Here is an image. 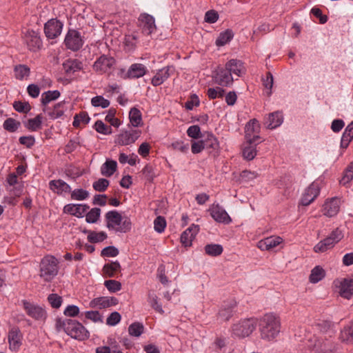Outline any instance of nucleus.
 <instances>
[{"label": "nucleus", "instance_id": "nucleus-1", "mask_svg": "<svg viewBox=\"0 0 353 353\" xmlns=\"http://www.w3.org/2000/svg\"><path fill=\"white\" fill-rule=\"evenodd\" d=\"M55 325L57 330H63L74 339L83 341L89 337V332L86 328L76 320L58 318L56 319Z\"/></svg>", "mask_w": 353, "mask_h": 353}, {"label": "nucleus", "instance_id": "nucleus-2", "mask_svg": "<svg viewBox=\"0 0 353 353\" xmlns=\"http://www.w3.org/2000/svg\"><path fill=\"white\" fill-rule=\"evenodd\" d=\"M105 221L108 229L115 232L127 233L132 229L130 218H123L117 210L108 211L105 214Z\"/></svg>", "mask_w": 353, "mask_h": 353}, {"label": "nucleus", "instance_id": "nucleus-3", "mask_svg": "<svg viewBox=\"0 0 353 353\" xmlns=\"http://www.w3.org/2000/svg\"><path fill=\"white\" fill-rule=\"evenodd\" d=\"M259 325L261 338L263 339H274L280 332V321L271 313L266 314L261 318Z\"/></svg>", "mask_w": 353, "mask_h": 353}, {"label": "nucleus", "instance_id": "nucleus-4", "mask_svg": "<svg viewBox=\"0 0 353 353\" xmlns=\"http://www.w3.org/2000/svg\"><path fill=\"white\" fill-rule=\"evenodd\" d=\"M257 321V319L255 318L245 319L240 321L232 325V334L239 338L248 336L256 329Z\"/></svg>", "mask_w": 353, "mask_h": 353}, {"label": "nucleus", "instance_id": "nucleus-5", "mask_svg": "<svg viewBox=\"0 0 353 353\" xmlns=\"http://www.w3.org/2000/svg\"><path fill=\"white\" fill-rule=\"evenodd\" d=\"M343 237L342 232L339 228H336L327 238L319 241L314 246V250L316 252H324L332 248Z\"/></svg>", "mask_w": 353, "mask_h": 353}, {"label": "nucleus", "instance_id": "nucleus-6", "mask_svg": "<svg viewBox=\"0 0 353 353\" xmlns=\"http://www.w3.org/2000/svg\"><path fill=\"white\" fill-rule=\"evenodd\" d=\"M333 284L341 297L350 299L353 296V278L336 279L334 281Z\"/></svg>", "mask_w": 353, "mask_h": 353}, {"label": "nucleus", "instance_id": "nucleus-7", "mask_svg": "<svg viewBox=\"0 0 353 353\" xmlns=\"http://www.w3.org/2000/svg\"><path fill=\"white\" fill-rule=\"evenodd\" d=\"M64 43L68 49L77 51L83 46V41L81 34L77 30H69L65 36Z\"/></svg>", "mask_w": 353, "mask_h": 353}, {"label": "nucleus", "instance_id": "nucleus-8", "mask_svg": "<svg viewBox=\"0 0 353 353\" xmlns=\"http://www.w3.org/2000/svg\"><path fill=\"white\" fill-rule=\"evenodd\" d=\"M21 302L26 314L31 318L35 320H41L46 318V312L41 306L25 299L22 300Z\"/></svg>", "mask_w": 353, "mask_h": 353}, {"label": "nucleus", "instance_id": "nucleus-9", "mask_svg": "<svg viewBox=\"0 0 353 353\" xmlns=\"http://www.w3.org/2000/svg\"><path fill=\"white\" fill-rule=\"evenodd\" d=\"M138 20L143 34L150 35L156 30L155 20L152 15L142 13L140 14Z\"/></svg>", "mask_w": 353, "mask_h": 353}, {"label": "nucleus", "instance_id": "nucleus-10", "mask_svg": "<svg viewBox=\"0 0 353 353\" xmlns=\"http://www.w3.org/2000/svg\"><path fill=\"white\" fill-rule=\"evenodd\" d=\"M9 348L12 352H17L22 345L23 335L18 327H12L8 332Z\"/></svg>", "mask_w": 353, "mask_h": 353}, {"label": "nucleus", "instance_id": "nucleus-11", "mask_svg": "<svg viewBox=\"0 0 353 353\" xmlns=\"http://www.w3.org/2000/svg\"><path fill=\"white\" fill-rule=\"evenodd\" d=\"M212 217L219 223L229 224L232 219L227 212L219 204H213L209 209Z\"/></svg>", "mask_w": 353, "mask_h": 353}, {"label": "nucleus", "instance_id": "nucleus-12", "mask_svg": "<svg viewBox=\"0 0 353 353\" xmlns=\"http://www.w3.org/2000/svg\"><path fill=\"white\" fill-rule=\"evenodd\" d=\"M63 23L55 19L49 20L44 26V32L48 39H54L61 34Z\"/></svg>", "mask_w": 353, "mask_h": 353}, {"label": "nucleus", "instance_id": "nucleus-13", "mask_svg": "<svg viewBox=\"0 0 353 353\" xmlns=\"http://www.w3.org/2000/svg\"><path fill=\"white\" fill-rule=\"evenodd\" d=\"M283 242L281 237L271 236L260 240L257 243V248L262 251H274L275 248Z\"/></svg>", "mask_w": 353, "mask_h": 353}, {"label": "nucleus", "instance_id": "nucleus-14", "mask_svg": "<svg viewBox=\"0 0 353 353\" xmlns=\"http://www.w3.org/2000/svg\"><path fill=\"white\" fill-rule=\"evenodd\" d=\"M341 201L334 197L325 202L323 205V214L328 217L336 216L340 210Z\"/></svg>", "mask_w": 353, "mask_h": 353}, {"label": "nucleus", "instance_id": "nucleus-15", "mask_svg": "<svg viewBox=\"0 0 353 353\" xmlns=\"http://www.w3.org/2000/svg\"><path fill=\"white\" fill-rule=\"evenodd\" d=\"M141 132L137 130H132L130 131H125L121 133L116 143L121 145H128L133 143L139 137Z\"/></svg>", "mask_w": 353, "mask_h": 353}, {"label": "nucleus", "instance_id": "nucleus-16", "mask_svg": "<svg viewBox=\"0 0 353 353\" xmlns=\"http://www.w3.org/2000/svg\"><path fill=\"white\" fill-rule=\"evenodd\" d=\"M26 43L32 51H36L42 46V42L38 33L33 30H28L24 36Z\"/></svg>", "mask_w": 353, "mask_h": 353}, {"label": "nucleus", "instance_id": "nucleus-17", "mask_svg": "<svg viewBox=\"0 0 353 353\" xmlns=\"http://www.w3.org/2000/svg\"><path fill=\"white\" fill-rule=\"evenodd\" d=\"M174 72V68L172 65L167 66L159 70L152 79V84L158 86L167 80Z\"/></svg>", "mask_w": 353, "mask_h": 353}, {"label": "nucleus", "instance_id": "nucleus-18", "mask_svg": "<svg viewBox=\"0 0 353 353\" xmlns=\"http://www.w3.org/2000/svg\"><path fill=\"white\" fill-rule=\"evenodd\" d=\"M114 59L111 57L101 56L94 63V70L101 74L109 72L114 63Z\"/></svg>", "mask_w": 353, "mask_h": 353}, {"label": "nucleus", "instance_id": "nucleus-19", "mask_svg": "<svg viewBox=\"0 0 353 353\" xmlns=\"http://www.w3.org/2000/svg\"><path fill=\"white\" fill-rule=\"evenodd\" d=\"M319 188L317 184L312 183L305 190L301 198L303 205H310L319 195Z\"/></svg>", "mask_w": 353, "mask_h": 353}, {"label": "nucleus", "instance_id": "nucleus-20", "mask_svg": "<svg viewBox=\"0 0 353 353\" xmlns=\"http://www.w3.org/2000/svg\"><path fill=\"white\" fill-rule=\"evenodd\" d=\"M214 79L215 81L222 86L230 85L234 81L232 76L226 68V65L225 68H220L217 70Z\"/></svg>", "mask_w": 353, "mask_h": 353}, {"label": "nucleus", "instance_id": "nucleus-21", "mask_svg": "<svg viewBox=\"0 0 353 353\" xmlns=\"http://www.w3.org/2000/svg\"><path fill=\"white\" fill-rule=\"evenodd\" d=\"M88 209L89 206L85 204L70 203L65 205L63 211L65 213L70 214L79 218H82Z\"/></svg>", "mask_w": 353, "mask_h": 353}, {"label": "nucleus", "instance_id": "nucleus-22", "mask_svg": "<svg viewBox=\"0 0 353 353\" xmlns=\"http://www.w3.org/2000/svg\"><path fill=\"white\" fill-rule=\"evenodd\" d=\"M199 225H192L181 235V242L185 247H189L192 245V241L199 232Z\"/></svg>", "mask_w": 353, "mask_h": 353}, {"label": "nucleus", "instance_id": "nucleus-23", "mask_svg": "<svg viewBox=\"0 0 353 353\" xmlns=\"http://www.w3.org/2000/svg\"><path fill=\"white\" fill-rule=\"evenodd\" d=\"M226 68L229 70L232 76V74L239 77L245 73V68L243 63L237 59H231L226 63Z\"/></svg>", "mask_w": 353, "mask_h": 353}, {"label": "nucleus", "instance_id": "nucleus-24", "mask_svg": "<svg viewBox=\"0 0 353 353\" xmlns=\"http://www.w3.org/2000/svg\"><path fill=\"white\" fill-rule=\"evenodd\" d=\"M49 188L52 191L59 194H61L63 192L68 193L71 192L70 186L61 179L50 181L49 182Z\"/></svg>", "mask_w": 353, "mask_h": 353}, {"label": "nucleus", "instance_id": "nucleus-25", "mask_svg": "<svg viewBox=\"0 0 353 353\" xmlns=\"http://www.w3.org/2000/svg\"><path fill=\"white\" fill-rule=\"evenodd\" d=\"M57 266H40L39 276L46 282L51 281L58 274Z\"/></svg>", "mask_w": 353, "mask_h": 353}, {"label": "nucleus", "instance_id": "nucleus-26", "mask_svg": "<svg viewBox=\"0 0 353 353\" xmlns=\"http://www.w3.org/2000/svg\"><path fill=\"white\" fill-rule=\"evenodd\" d=\"M283 121V117L281 112L276 111L269 114L265 124L269 129H274L280 126Z\"/></svg>", "mask_w": 353, "mask_h": 353}, {"label": "nucleus", "instance_id": "nucleus-27", "mask_svg": "<svg viewBox=\"0 0 353 353\" xmlns=\"http://www.w3.org/2000/svg\"><path fill=\"white\" fill-rule=\"evenodd\" d=\"M259 130L260 125L256 119H252L249 121L245 128V138L246 141H251L250 139H253V134H259Z\"/></svg>", "mask_w": 353, "mask_h": 353}, {"label": "nucleus", "instance_id": "nucleus-28", "mask_svg": "<svg viewBox=\"0 0 353 353\" xmlns=\"http://www.w3.org/2000/svg\"><path fill=\"white\" fill-rule=\"evenodd\" d=\"M43 111L47 112L51 119H56L61 117L64 112V103H57L53 108L45 107Z\"/></svg>", "mask_w": 353, "mask_h": 353}, {"label": "nucleus", "instance_id": "nucleus-29", "mask_svg": "<svg viewBox=\"0 0 353 353\" xmlns=\"http://www.w3.org/2000/svg\"><path fill=\"white\" fill-rule=\"evenodd\" d=\"M63 68L68 74H72L81 70L82 63L77 59H68L63 63Z\"/></svg>", "mask_w": 353, "mask_h": 353}, {"label": "nucleus", "instance_id": "nucleus-30", "mask_svg": "<svg viewBox=\"0 0 353 353\" xmlns=\"http://www.w3.org/2000/svg\"><path fill=\"white\" fill-rule=\"evenodd\" d=\"M146 72V68L141 63L132 64L128 71V77L129 78H140L143 77Z\"/></svg>", "mask_w": 353, "mask_h": 353}, {"label": "nucleus", "instance_id": "nucleus-31", "mask_svg": "<svg viewBox=\"0 0 353 353\" xmlns=\"http://www.w3.org/2000/svg\"><path fill=\"white\" fill-rule=\"evenodd\" d=\"M147 300L151 307L154 309L157 312L160 313L161 314H164V310L162 307V305L161 303H159V299L154 292H148Z\"/></svg>", "mask_w": 353, "mask_h": 353}, {"label": "nucleus", "instance_id": "nucleus-32", "mask_svg": "<svg viewBox=\"0 0 353 353\" xmlns=\"http://www.w3.org/2000/svg\"><path fill=\"white\" fill-rule=\"evenodd\" d=\"M204 148L211 150L210 152L217 151L219 148V143L217 139L211 133H208L205 139H203Z\"/></svg>", "mask_w": 353, "mask_h": 353}, {"label": "nucleus", "instance_id": "nucleus-33", "mask_svg": "<svg viewBox=\"0 0 353 353\" xmlns=\"http://www.w3.org/2000/svg\"><path fill=\"white\" fill-rule=\"evenodd\" d=\"M43 117L38 114L33 119H30L27 122L24 123V126L30 131H37L42 127Z\"/></svg>", "mask_w": 353, "mask_h": 353}, {"label": "nucleus", "instance_id": "nucleus-34", "mask_svg": "<svg viewBox=\"0 0 353 353\" xmlns=\"http://www.w3.org/2000/svg\"><path fill=\"white\" fill-rule=\"evenodd\" d=\"M236 304L225 305L219 312V318L221 321H227L234 314Z\"/></svg>", "mask_w": 353, "mask_h": 353}, {"label": "nucleus", "instance_id": "nucleus-35", "mask_svg": "<svg viewBox=\"0 0 353 353\" xmlns=\"http://www.w3.org/2000/svg\"><path fill=\"white\" fill-rule=\"evenodd\" d=\"M340 339L346 343H353V322L344 327L341 331Z\"/></svg>", "mask_w": 353, "mask_h": 353}, {"label": "nucleus", "instance_id": "nucleus-36", "mask_svg": "<svg viewBox=\"0 0 353 353\" xmlns=\"http://www.w3.org/2000/svg\"><path fill=\"white\" fill-rule=\"evenodd\" d=\"M117 168V163L115 161L108 160L101 168V173L105 176H111Z\"/></svg>", "mask_w": 353, "mask_h": 353}, {"label": "nucleus", "instance_id": "nucleus-37", "mask_svg": "<svg viewBox=\"0 0 353 353\" xmlns=\"http://www.w3.org/2000/svg\"><path fill=\"white\" fill-rule=\"evenodd\" d=\"M325 276V272L321 266H315L311 271L310 281L312 283H316Z\"/></svg>", "mask_w": 353, "mask_h": 353}, {"label": "nucleus", "instance_id": "nucleus-38", "mask_svg": "<svg viewBox=\"0 0 353 353\" xmlns=\"http://www.w3.org/2000/svg\"><path fill=\"white\" fill-rule=\"evenodd\" d=\"M60 97V92L58 90H49L45 92L41 95V101L42 105H46L52 101H54Z\"/></svg>", "mask_w": 353, "mask_h": 353}, {"label": "nucleus", "instance_id": "nucleus-39", "mask_svg": "<svg viewBox=\"0 0 353 353\" xmlns=\"http://www.w3.org/2000/svg\"><path fill=\"white\" fill-rule=\"evenodd\" d=\"M84 232H88V240L90 243H99L102 242L105 239H107L108 236L105 232H94V231H86Z\"/></svg>", "mask_w": 353, "mask_h": 353}, {"label": "nucleus", "instance_id": "nucleus-40", "mask_svg": "<svg viewBox=\"0 0 353 353\" xmlns=\"http://www.w3.org/2000/svg\"><path fill=\"white\" fill-rule=\"evenodd\" d=\"M144 332V326L142 323L134 322L128 327V333L134 337L140 336Z\"/></svg>", "mask_w": 353, "mask_h": 353}, {"label": "nucleus", "instance_id": "nucleus-41", "mask_svg": "<svg viewBox=\"0 0 353 353\" xmlns=\"http://www.w3.org/2000/svg\"><path fill=\"white\" fill-rule=\"evenodd\" d=\"M233 32L230 30L221 32L216 40V45L217 46H223L228 43L233 38Z\"/></svg>", "mask_w": 353, "mask_h": 353}, {"label": "nucleus", "instance_id": "nucleus-42", "mask_svg": "<svg viewBox=\"0 0 353 353\" xmlns=\"http://www.w3.org/2000/svg\"><path fill=\"white\" fill-rule=\"evenodd\" d=\"M129 119L131 124L134 127L139 126L142 121L141 113L140 110L136 108H131L129 112Z\"/></svg>", "mask_w": 353, "mask_h": 353}, {"label": "nucleus", "instance_id": "nucleus-43", "mask_svg": "<svg viewBox=\"0 0 353 353\" xmlns=\"http://www.w3.org/2000/svg\"><path fill=\"white\" fill-rule=\"evenodd\" d=\"M30 68L26 65H18L14 68L15 77L18 79H23L30 75Z\"/></svg>", "mask_w": 353, "mask_h": 353}, {"label": "nucleus", "instance_id": "nucleus-44", "mask_svg": "<svg viewBox=\"0 0 353 353\" xmlns=\"http://www.w3.org/2000/svg\"><path fill=\"white\" fill-rule=\"evenodd\" d=\"M3 126L6 130L14 132L21 126V123L12 118H8L3 122Z\"/></svg>", "mask_w": 353, "mask_h": 353}, {"label": "nucleus", "instance_id": "nucleus-45", "mask_svg": "<svg viewBox=\"0 0 353 353\" xmlns=\"http://www.w3.org/2000/svg\"><path fill=\"white\" fill-rule=\"evenodd\" d=\"M108 296H101L98 298H95L92 299L90 303V305L91 307L93 308H99V309H103L108 307Z\"/></svg>", "mask_w": 353, "mask_h": 353}, {"label": "nucleus", "instance_id": "nucleus-46", "mask_svg": "<svg viewBox=\"0 0 353 353\" xmlns=\"http://www.w3.org/2000/svg\"><path fill=\"white\" fill-rule=\"evenodd\" d=\"M171 276V274H169V270H166L165 266H159L157 270V277L163 285H168L169 283L168 277Z\"/></svg>", "mask_w": 353, "mask_h": 353}, {"label": "nucleus", "instance_id": "nucleus-47", "mask_svg": "<svg viewBox=\"0 0 353 353\" xmlns=\"http://www.w3.org/2000/svg\"><path fill=\"white\" fill-rule=\"evenodd\" d=\"M101 215V209L94 208L91 209L85 215V221L88 223H94L97 222Z\"/></svg>", "mask_w": 353, "mask_h": 353}, {"label": "nucleus", "instance_id": "nucleus-48", "mask_svg": "<svg viewBox=\"0 0 353 353\" xmlns=\"http://www.w3.org/2000/svg\"><path fill=\"white\" fill-rule=\"evenodd\" d=\"M242 154L243 158L248 161L254 159L256 155V145L248 144L243 149Z\"/></svg>", "mask_w": 353, "mask_h": 353}, {"label": "nucleus", "instance_id": "nucleus-49", "mask_svg": "<svg viewBox=\"0 0 353 353\" xmlns=\"http://www.w3.org/2000/svg\"><path fill=\"white\" fill-rule=\"evenodd\" d=\"M70 192L72 200L83 201L88 199L90 195L88 191L82 188L75 189L73 191L71 190Z\"/></svg>", "mask_w": 353, "mask_h": 353}, {"label": "nucleus", "instance_id": "nucleus-50", "mask_svg": "<svg viewBox=\"0 0 353 353\" xmlns=\"http://www.w3.org/2000/svg\"><path fill=\"white\" fill-rule=\"evenodd\" d=\"M353 179V161H352L346 168L344 174L340 181L343 185H346Z\"/></svg>", "mask_w": 353, "mask_h": 353}, {"label": "nucleus", "instance_id": "nucleus-51", "mask_svg": "<svg viewBox=\"0 0 353 353\" xmlns=\"http://www.w3.org/2000/svg\"><path fill=\"white\" fill-rule=\"evenodd\" d=\"M121 266H103L102 274L105 277H114L121 271Z\"/></svg>", "mask_w": 353, "mask_h": 353}, {"label": "nucleus", "instance_id": "nucleus-52", "mask_svg": "<svg viewBox=\"0 0 353 353\" xmlns=\"http://www.w3.org/2000/svg\"><path fill=\"white\" fill-rule=\"evenodd\" d=\"M205 251L208 255L216 256L222 253L223 248L221 245L210 244L205 245Z\"/></svg>", "mask_w": 353, "mask_h": 353}, {"label": "nucleus", "instance_id": "nucleus-53", "mask_svg": "<svg viewBox=\"0 0 353 353\" xmlns=\"http://www.w3.org/2000/svg\"><path fill=\"white\" fill-rule=\"evenodd\" d=\"M91 104L94 107H101L102 108H108L110 103L108 99H105L103 96H96L92 98Z\"/></svg>", "mask_w": 353, "mask_h": 353}, {"label": "nucleus", "instance_id": "nucleus-54", "mask_svg": "<svg viewBox=\"0 0 353 353\" xmlns=\"http://www.w3.org/2000/svg\"><path fill=\"white\" fill-rule=\"evenodd\" d=\"M104 285L110 292H117L121 289V283L116 280H106Z\"/></svg>", "mask_w": 353, "mask_h": 353}, {"label": "nucleus", "instance_id": "nucleus-55", "mask_svg": "<svg viewBox=\"0 0 353 353\" xmlns=\"http://www.w3.org/2000/svg\"><path fill=\"white\" fill-rule=\"evenodd\" d=\"M110 182L108 180L101 178L94 181L92 184V187L94 190L98 192H104L108 187Z\"/></svg>", "mask_w": 353, "mask_h": 353}, {"label": "nucleus", "instance_id": "nucleus-56", "mask_svg": "<svg viewBox=\"0 0 353 353\" xmlns=\"http://www.w3.org/2000/svg\"><path fill=\"white\" fill-rule=\"evenodd\" d=\"M166 226V221L164 217L157 216L154 221V228L156 232L161 233L164 231Z\"/></svg>", "mask_w": 353, "mask_h": 353}, {"label": "nucleus", "instance_id": "nucleus-57", "mask_svg": "<svg viewBox=\"0 0 353 353\" xmlns=\"http://www.w3.org/2000/svg\"><path fill=\"white\" fill-rule=\"evenodd\" d=\"M95 130L97 132L103 134H110L112 133V128L105 125V123L100 120L95 122Z\"/></svg>", "mask_w": 353, "mask_h": 353}, {"label": "nucleus", "instance_id": "nucleus-58", "mask_svg": "<svg viewBox=\"0 0 353 353\" xmlns=\"http://www.w3.org/2000/svg\"><path fill=\"white\" fill-rule=\"evenodd\" d=\"M48 301L53 308H59L61 305L62 297L57 294H50L48 297Z\"/></svg>", "mask_w": 353, "mask_h": 353}, {"label": "nucleus", "instance_id": "nucleus-59", "mask_svg": "<svg viewBox=\"0 0 353 353\" xmlns=\"http://www.w3.org/2000/svg\"><path fill=\"white\" fill-rule=\"evenodd\" d=\"M115 114L116 110L114 109H110L105 119L112 125L118 128L120 125V121L117 118H115Z\"/></svg>", "mask_w": 353, "mask_h": 353}, {"label": "nucleus", "instance_id": "nucleus-60", "mask_svg": "<svg viewBox=\"0 0 353 353\" xmlns=\"http://www.w3.org/2000/svg\"><path fill=\"white\" fill-rule=\"evenodd\" d=\"M224 94V90L220 87L216 88H208L207 90V95L210 99L222 97Z\"/></svg>", "mask_w": 353, "mask_h": 353}, {"label": "nucleus", "instance_id": "nucleus-61", "mask_svg": "<svg viewBox=\"0 0 353 353\" xmlns=\"http://www.w3.org/2000/svg\"><path fill=\"white\" fill-rule=\"evenodd\" d=\"M137 39L138 37L136 34L126 35L124 40L125 46L128 48V50L134 49L136 46Z\"/></svg>", "mask_w": 353, "mask_h": 353}, {"label": "nucleus", "instance_id": "nucleus-62", "mask_svg": "<svg viewBox=\"0 0 353 353\" xmlns=\"http://www.w3.org/2000/svg\"><path fill=\"white\" fill-rule=\"evenodd\" d=\"M263 85L267 89V94L270 96L273 85V76L270 72L266 74L265 78L263 79Z\"/></svg>", "mask_w": 353, "mask_h": 353}, {"label": "nucleus", "instance_id": "nucleus-63", "mask_svg": "<svg viewBox=\"0 0 353 353\" xmlns=\"http://www.w3.org/2000/svg\"><path fill=\"white\" fill-rule=\"evenodd\" d=\"M121 319V316L118 312H113L107 318L106 324L110 326H114L120 322Z\"/></svg>", "mask_w": 353, "mask_h": 353}, {"label": "nucleus", "instance_id": "nucleus-64", "mask_svg": "<svg viewBox=\"0 0 353 353\" xmlns=\"http://www.w3.org/2000/svg\"><path fill=\"white\" fill-rule=\"evenodd\" d=\"M63 263L61 258H56L52 255H46L41 260V265H58Z\"/></svg>", "mask_w": 353, "mask_h": 353}]
</instances>
